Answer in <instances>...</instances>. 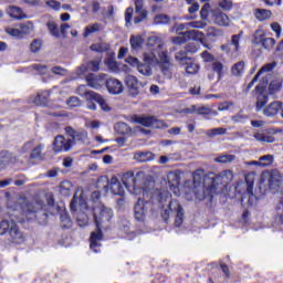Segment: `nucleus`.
<instances>
[{"instance_id": "20e7f679", "label": "nucleus", "mask_w": 283, "mask_h": 283, "mask_svg": "<svg viewBox=\"0 0 283 283\" xmlns=\"http://www.w3.org/2000/svg\"><path fill=\"white\" fill-rule=\"evenodd\" d=\"M122 182L125 188L134 196H147L154 189V181L147 180L145 171H138L136 176L134 171L129 170L122 176Z\"/></svg>"}, {"instance_id": "a18cd8bd", "label": "nucleus", "mask_w": 283, "mask_h": 283, "mask_svg": "<svg viewBox=\"0 0 283 283\" xmlns=\"http://www.w3.org/2000/svg\"><path fill=\"white\" fill-rule=\"evenodd\" d=\"M137 71L143 76H151V66H149V63L147 64L139 63L137 66Z\"/></svg>"}, {"instance_id": "423d86ee", "label": "nucleus", "mask_w": 283, "mask_h": 283, "mask_svg": "<svg viewBox=\"0 0 283 283\" xmlns=\"http://www.w3.org/2000/svg\"><path fill=\"white\" fill-rule=\"evenodd\" d=\"M233 180V171L231 170H223L219 175H216L210 179V188H206V192L200 193L197 192V200H213V196L216 193H219L218 187L222 185L223 187H227L229 182ZM208 191V193H207Z\"/></svg>"}, {"instance_id": "de8ad7c7", "label": "nucleus", "mask_w": 283, "mask_h": 283, "mask_svg": "<svg viewBox=\"0 0 283 283\" xmlns=\"http://www.w3.org/2000/svg\"><path fill=\"white\" fill-rule=\"evenodd\" d=\"M260 163H261V167H271V165H273V155H265L259 158Z\"/></svg>"}, {"instance_id": "f257e3e1", "label": "nucleus", "mask_w": 283, "mask_h": 283, "mask_svg": "<svg viewBox=\"0 0 283 283\" xmlns=\"http://www.w3.org/2000/svg\"><path fill=\"white\" fill-rule=\"evenodd\" d=\"M112 218H114V210L107 208L104 205H98L93 208V220L96 227V231L91 233V249L94 253L101 251V240H103L102 229H107L112 224Z\"/></svg>"}, {"instance_id": "bb28decb", "label": "nucleus", "mask_w": 283, "mask_h": 283, "mask_svg": "<svg viewBox=\"0 0 283 283\" xmlns=\"http://www.w3.org/2000/svg\"><path fill=\"white\" fill-rule=\"evenodd\" d=\"M280 109H282V102H272L263 109V114L264 116H276Z\"/></svg>"}, {"instance_id": "1a4fd4ad", "label": "nucleus", "mask_w": 283, "mask_h": 283, "mask_svg": "<svg viewBox=\"0 0 283 283\" xmlns=\"http://www.w3.org/2000/svg\"><path fill=\"white\" fill-rule=\"evenodd\" d=\"M192 178H193V182H195L196 198H198V193H203V192L209 193V191H207V189H209L211 187V181L202 185V182H205V170H202V169L196 170L192 175Z\"/></svg>"}, {"instance_id": "4be33fe9", "label": "nucleus", "mask_w": 283, "mask_h": 283, "mask_svg": "<svg viewBox=\"0 0 283 283\" xmlns=\"http://www.w3.org/2000/svg\"><path fill=\"white\" fill-rule=\"evenodd\" d=\"M49 97H50V92L44 91L38 95H32L29 98V103H31V105H48Z\"/></svg>"}, {"instance_id": "79ce46f5", "label": "nucleus", "mask_w": 283, "mask_h": 283, "mask_svg": "<svg viewBox=\"0 0 283 283\" xmlns=\"http://www.w3.org/2000/svg\"><path fill=\"white\" fill-rule=\"evenodd\" d=\"M206 134L209 138H214V136H224V134H227V128H222V127L212 128L207 130Z\"/></svg>"}, {"instance_id": "393cba45", "label": "nucleus", "mask_w": 283, "mask_h": 283, "mask_svg": "<svg viewBox=\"0 0 283 283\" xmlns=\"http://www.w3.org/2000/svg\"><path fill=\"white\" fill-rule=\"evenodd\" d=\"M98 94L96 92H90L86 93V96L84 97L86 101V107L91 111H96V103H98Z\"/></svg>"}, {"instance_id": "774afa93", "label": "nucleus", "mask_w": 283, "mask_h": 283, "mask_svg": "<svg viewBox=\"0 0 283 283\" xmlns=\"http://www.w3.org/2000/svg\"><path fill=\"white\" fill-rule=\"evenodd\" d=\"M6 32H7V34H9L10 36L21 38V31H20L19 28H18V29H14V28L8 27V28L6 29Z\"/></svg>"}, {"instance_id": "0e129e2a", "label": "nucleus", "mask_w": 283, "mask_h": 283, "mask_svg": "<svg viewBox=\"0 0 283 283\" xmlns=\"http://www.w3.org/2000/svg\"><path fill=\"white\" fill-rule=\"evenodd\" d=\"M97 103H98L101 109H103V112H109V109H112L109 107V105L107 104V101H105L103 98V96H101V95L98 96Z\"/></svg>"}, {"instance_id": "680f3d73", "label": "nucleus", "mask_w": 283, "mask_h": 283, "mask_svg": "<svg viewBox=\"0 0 283 283\" xmlns=\"http://www.w3.org/2000/svg\"><path fill=\"white\" fill-rule=\"evenodd\" d=\"M104 19H114V7L108 6L106 9L102 12Z\"/></svg>"}, {"instance_id": "13d9d810", "label": "nucleus", "mask_w": 283, "mask_h": 283, "mask_svg": "<svg viewBox=\"0 0 283 283\" xmlns=\"http://www.w3.org/2000/svg\"><path fill=\"white\" fill-rule=\"evenodd\" d=\"M66 104L69 105V107L74 108L81 107L82 102L81 98H78L77 96H72L66 101Z\"/></svg>"}, {"instance_id": "2eb2a0df", "label": "nucleus", "mask_w": 283, "mask_h": 283, "mask_svg": "<svg viewBox=\"0 0 283 283\" xmlns=\"http://www.w3.org/2000/svg\"><path fill=\"white\" fill-rule=\"evenodd\" d=\"M212 21L216 25H220L221 28H229V25H231L229 15L219 9L212 11Z\"/></svg>"}, {"instance_id": "49530a36", "label": "nucleus", "mask_w": 283, "mask_h": 283, "mask_svg": "<svg viewBox=\"0 0 283 283\" xmlns=\"http://www.w3.org/2000/svg\"><path fill=\"white\" fill-rule=\"evenodd\" d=\"M190 30H205V27L207 25V21L205 19L189 22Z\"/></svg>"}, {"instance_id": "a878e982", "label": "nucleus", "mask_w": 283, "mask_h": 283, "mask_svg": "<svg viewBox=\"0 0 283 283\" xmlns=\"http://www.w3.org/2000/svg\"><path fill=\"white\" fill-rule=\"evenodd\" d=\"M6 12L11 17V19H28V15H25L23 10L19 7L10 6L7 8Z\"/></svg>"}, {"instance_id": "69168bd1", "label": "nucleus", "mask_w": 283, "mask_h": 283, "mask_svg": "<svg viewBox=\"0 0 283 283\" xmlns=\"http://www.w3.org/2000/svg\"><path fill=\"white\" fill-rule=\"evenodd\" d=\"M210 8L211 6H209V3L203 4V7L201 8L200 17L201 19H203V21H207V19L209 18Z\"/></svg>"}, {"instance_id": "338daca9", "label": "nucleus", "mask_w": 283, "mask_h": 283, "mask_svg": "<svg viewBox=\"0 0 283 283\" xmlns=\"http://www.w3.org/2000/svg\"><path fill=\"white\" fill-rule=\"evenodd\" d=\"M45 3L49 8H51V10H55V11L61 10V2L56 0H49Z\"/></svg>"}, {"instance_id": "aec40b11", "label": "nucleus", "mask_w": 283, "mask_h": 283, "mask_svg": "<svg viewBox=\"0 0 283 283\" xmlns=\"http://www.w3.org/2000/svg\"><path fill=\"white\" fill-rule=\"evenodd\" d=\"M240 34L232 35L231 42L221 46L222 52L227 54H235L240 50Z\"/></svg>"}, {"instance_id": "f8f14e48", "label": "nucleus", "mask_w": 283, "mask_h": 283, "mask_svg": "<svg viewBox=\"0 0 283 283\" xmlns=\"http://www.w3.org/2000/svg\"><path fill=\"white\" fill-rule=\"evenodd\" d=\"M149 209V202L145 199H138L135 203L134 216L137 222H145V218H147V211Z\"/></svg>"}, {"instance_id": "a211bd4d", "label": "nucleus", "mask_w": 283, "mask_h": 283, "mask_svg": "<svg viewBox=\"0 0 283 283\" xmlns=\"http://www.w3.org/2000/svg\"><path fill=\"white\" fill-rule=\"evenodd\" d=\"M125 84H126V87H128L132 96H138V94L140 92V86L143 84L138 81V78L136 76L127 75L125 77Z\"/></svg>"}, {"instance_id": "a19ab883", "label": "nucleus", "mask_w": 283, "mask_h": 283, "mask_svg": "<svg viewBox=\"0 0 283 283\" xmlns=\"http://www.w3.org/2000/svg\"><path fill=\"white\" fill-rule=\"evenodd\" d=\"M218 7L220 10H223V12H231L233 10V0H220Z\"/></svg>"}, {"instance_id": "6e6d98bb", "label": "nucleus", "mask_w": 283, "mask_h": 283, "mask_svg": "<svg viewBox=\"0 0 283 283\" xmlns=\"http://www.w3.org/2000/svg\"><path fill=\"white\" fill-rule=\"evenodd\" d=\"M193 107V112H196V114H199V115H203V116H209V114H213V111L207 106H201V107H196V106H192Z\"/></svg>"}, {"instance_id": "09e8293b", "label": "nucleus", "mask_w": 283, "mask_h": 283, "mask_svg": "<svg viewBox=\"0 0 283 283\" xmlns=\"http://www.w3.org/2000/svg\"><path fill=\"white\" fill-rule=\"evenodd\" d=\"M41 48H43V41L35 39L30 44V51L33 52V54H36V52H41Z\"/></svg>"}, {"instance_id": "bf43d9fd", "label": "nucleus", "mask_w": 283, "mask_h": 283, "mask_svg": "<svg viewBox=\"0 0 283 283\" xmlns=\"http://www.w3.org/2000/svg\"><path fill=\"white\" fill-rule=\"evenodd\" d=\"M90 222V218L87 217V213L80 212L77 216V224L78 227H85Z\"/></svg>"}, {"instance_id": "dca6fc26", "label": "nucleus", "mask_w": 283, "mask_h": 283, "mask_svg": "<svg viewBox=\"0 0 283 283\" xmlns=\"http://www.w3.org/2000/svg\"><path fill=\"white\" fill-rule=\"evenodd\" d=\"M14 163H17V156L8 150L0 151V171H4V169H8Z\"/></svg>"}, {"instance_id": "473e14b6", "label": "nucleus", "mask_w": 283, "mask_h": 283, "mask_svg": "<svg viewBox=\"0 0 283 283\" xmlns=\"http://www.w3.org/2000/svg\"><path fill=\"white\" fill-rule=\"evenodd\" d=\"M101 28H103V25L101 23H94V24H90L84 29V34L83 36L85 39H87V36H92V34H94V32H101Z\"/></svg>"}, {"instance_id": "6ab92c4d", "label": "nucleus", "mask_w": 283, "mask_h": 283, "mask_svg": "<svg viewBox=\"0 0 283 283\" xmlns=\"http://www.w3.org/2000/svg\"><path fill=\"white\" fill-rule=\"evenodd\" d=\"M106 87L109 94L114 95H118L125 90V87L123 86V82L114 77L106 80Z\"/></svg>"}, {"instance_id": "9b49d317", "label": "nucleus", "mask_w": 283, "mask_h": 283, "mask_svg": "<svg viewBox=\"0 0 283 283\" xmlns=\"http://www.w3.org/2000/svg\"><path fill=\"white\" fill-rule=\"evenodd\" d=\"M202 32L198 30H189L184 33H179L178 36L172 39V43L175 45H182L189 41V39H193L195 41H200L202 39Z\"/></svg>"}, {"instance_id": "052dcab7", "label": "nucleus", "mask_w": 283, "mask_h": 283, "mask_svg": "<svg viewBox=\"0 0 283 283\" xmlns=\"http://www.w3.org/2000/svg\"><path fill=\"white\" fill-rule=\"evenodd\" d=\"M262 45H263V48H265V50H271L273 48V45H275V39L264 38L262 41Z\"/></svg>"}, {"instance_id": "f3484780", "label": "nucleus", "mask_w": 283, "mask_h": 283, "mask_svg": "<svg viewBox=\"0 0 283 283\" xmlns=\"http://www.w3.org/2000/svg\"><path fill=\"white\" fill-rule=\"evenodd\" d=\"M107 189L113 196H125V186L120 184L117 177H112L107 182Z\"/></svg>"}, {"instance_id": "ea45409f", "label": "nucleus", "mask_w": 283, "mask_h": 283, "mask_svg": "<svg viewBox=\"0 0 283 283\" xmlns=\"http://www.w3.org/2000/svg\"><path fill=\"white\" fill-rule=\"evenodd\" d=\"M46 28L52 36H55V39H59L61 36V32L59 31V25L54 23V21H49L46 23Z\"/></svg>"}, {"instance_id": "5701e85b", "label": "nucleus", "mask_w": 283, "mask_h": 283, "mask_svg": "<svg viewBox=\"0 0 283 283\" xmlns=\"http://www.w3.org/2000/svg\"><path fill=\"white\" fill-rule=\"evenodd\" d=\"M41 209H43V202L41 201L28 203L24 210V214L30 216L28 217V220H32V218H34V213H36V211H41Z\"/></svg>"}, {"instance_id": "7c9ffc66", "label": "nucleus", "mask_w": 283, "mask_h": 283, "mask_svg": "<svg viewBox=\"0 0 283 283\" xmlns=\"http://www.w3.org/2000/svg\"><path fill=\"white\" fill-rule=\"evenodd\" d=\"M130 48L134 52H138V50L143 49V36L140 35H132L129 39Z\"/></svg>"}, {"instance_id": "c756f323", "label": "nucleus", "mask_w": 283, "mask_h": 283, "mask_svg": "<svg viewBox=\"0 0 283 283\" xmlns=\"http://www.w3.org/2000/svg\"><path fill=\"white\" fill-rule=\"evenodd\" d=\"M235 155L231 154H221L214 158V163H219L220 165H229L231 163H234L237 160Z\"/></svg>"}, {"instance_id": "e433bc0d", "label": "nucleus", "mask_w": 283, "mask_h": 283, "mask_svg": "<svg viewBox=\"0 0 283 283\" xmlns=\"http://www.w3.org/2000/svg\"><path fill=\"white\" fill-rule=\"evenodd\" d=\"M115 132H117V134H122L123 136H125V134L132 133V128L129 127V125L119 122L115 125Z\"/></svg>"}, {"instance_id": "5fc2aeb1", "label": "nucleus", "mask_w": 283, "mask_h": 283, "mask_svg": "<svg viewBox=\"0 0 283 283\" xmlns=\"http://www.w3.org/2000/svg\"><path fill=\"white\" fill-rule=\"evenodd\" d=\"M223 32L220 29H216L213 27L208 28L207 30V36H212L214 39H218L219 36H223Z\"/></svg>"}, {"instance_id": "37998d69", "label": "nucleus", "mask_w": 283, "mask_h": 283, "mask_svg": "<svg viewBox=\"0 0 283 283\" xmlns=\"http://www.w3.org/2000/svg\"><path fill=\"white\" fill-rule=\"evenodd\" d=\"M62 229H70L72 227V219L67 212H63L60 217Z\"/></svg>"}, {"instance_id": "cd10ccee", "label": "nucleus", "mask_w": 283, "mask_h": 283, "mask_svg": "<svg viewBox=\"0 0 283 283\" xmlns=\"http://www.w3.org/2000/svg\"><path fill=\"white\" fill-rule=\"evenodd\" d=\"M78 209H87V203L85 202V199L74 195L71 201V211H78Z\"/></svg>"}, {"instance_id": "e2e57ef3", "label": "nucleus", "mask_w": 283, "mask_h": 283, "mask_svg": "<svg viewBox=\"0 0 283 283\" xmlns=\"http://www.w3.org/2000/svg\"><path fill=\"white\" fill-rule=\"evenodd\" d=\"M270 27H271V30L275 32L276 39H280V36H282V25H280V23L277 22H274V23H271Z\"/></svg>"}, {"instance_id": "7ed1b4c3", "label": "nucleus", "mask_w": 283, "mask_h": 283, "mask_svg": "<svg viewBox=\"0 0 283 283\" xmlns=\"http://www.w3.org/2000/svg\"><path fill=\"white\" fill-rule=\"evenodd\" d=\"M64 132L67 137L63 135L55 136L52 149L54 154H66L72 151L76 143H85L87 140V132L83 129H74L72 126H66Z\"/></svg>"}, {"instance_id": "4468645a", "label": "nucleus", "mask_w": 283, "mask_h": 283, "mask_svg": "<svg viewBox=\"0 0 283 283\" xmlns=\"http://www.w3.org/2000/svg\"><path fill=\"white\" fill-rule=\"evenodd\" d=\"M168 187L175 196H180V174L170 171L167 175Z\"/></svg>"}, {"instance_id": "f03ea898", "label": "nucleus", "mask_w": 283, "mask_h": 283, "mask_svg": "<svg viewBox=\"0 0 283 283\" xmlns=\"http://www.w3.org/2000/svg\"><path fill=\"white\" fill-rule=\"evenodd\" d=\"M147 45L150 50L144 53L145 63L158 65L165 76H170L169 67H171V63L169 56H167V51L163 49V41L158 35H151L148 38Z\"/></svg>"}, {"instance_id": "412c9836", "label": "nucleus", "mask_w": 283, "mask_h": 283, "mask_svg": "<svg viewBox=\"0 0 283 283\" xmlns=\"http://www.w3.org/2000/svg\"><path fill=\"white\" fill-rule=\"evenodd\" d=\"M255 90L259 93L256 96V112H260L269 103V95L264 93V86L259 85Z\"/></svg>"}, {"instance_id": "ddd939ff", "label": "nucleus", "mask_w": 283, "mask_h": 283, "mask_svg": "<svg viewBox=\"0 0 283 283\" xmlns=\"http://www.w3.org/2000/svg\"><path fill=\"white\" fill-rule=\"evenodd\" d=\"M86 83L88 87H92L93 90H101V87L107 83V74L101 73L96 75L91 73L86 76Z\"/></svg>"}, {"instance_id": "9d476101", "label": "nucleus", "mask_w": 283, "mask_h": 283, "mask_svg": "<svg viewBox=\"0 0 283 283\" xmlns=\"http://www.w3.org/2000/svg\"><path fill=\"white\" fill-rule=\"evenodd\" d=\"M43 149H45V145L34 144V140H29L22 146L20 154H30V158L32 159L41 158Z\"/></svg>"}, {"instance_id": "864d4df0", "label": "nucleus", "mask_w": 283, "mask_h": 283, "mask_svg": "<svg viewBox=\"0 0 283 283\" xmlns=\"http://www.w3.org/2000/svg\"><path fill=\"white\" fill-rule=\"evenodd\" d=\"M222 70H224V65L222 64V62L220 61L212 62V72H216L219 78H221L222 76Z\"/></svg>"}, {"instance_id": "4c0bfd02", "label": "nucleus", "mask_w": 283, "mask_h": 283, "mask_svg": "<svg viewBox=\"0 0 283 283\" xmlns=\"http://www.w3.org/2000/svg\"><path fill=\"white\" fill-rule=\"evenodd\" d=\"M135 14L137 15L134 18V23H143L147 19V10L145 9L135 8Z\"/></svg>"}, {"instance_id": "8fccbe9b", "label": "nucleus", "mask_w": 283, "mask_h": 283, "mask_svg": "<svg viewBox=\"0 0 283 283\" xmlns=\"http://www.w3.org/2000/svg\"><path fill=\"white\" fill-rule=\"evenodd\" d=\"M91 50L93 52H107V50H109V44L107 43H95L93 45H91Z\"/></svg>"}, {"instance_id": "3c124183", "label": "nucleus", "mask_w": 283, "mask_h": 283, "mask_svg": "<svg viewBox=\"0 0 283 283\" xmlns=\"http://www.w3.org/2000/svg\"><path fill=\"white\" fill-rule=\"evenodd\" d=\"M176 61L180 63V65H186L189 57H187V51H179L175 55Z\"/></svg>"}, {"instance_id": "0eeeda50", "label": "nucleus", "mask_w": 283, "mask_h": 283, "mask_svg": "<svg viewBox=\"0 0 283 283\" xmlns=\"http://www.w3.org/2000/svg\"><path fill=\"white\" fill-rule=\"evenodd\" d=\"M9 231V235L15 244H21L25 238L23 232L19 231V227L14 221L3 220L0 222V235H4Z\"/></svg>"}, {"instance_id": "6e6552de", "label": "nucleus", "mask_w": 283, "mask_h": 283, "mask_svg": "<svg viewBox=\"0 0 283 283\" xmlns=\"http://www.w3.org/2000/svg\"><path fill=\"white\" fill-rule=\"evenodd\" d=\"M133 122L138 125H143L144 127H153L154 129H163L167 127L166 123L163 120H158L154 116H138L135 115L133 117Z\"/></svg>"}, {"instance_id": "b1692460", "label": "nucleus", "mask_w": 283, "mask_h": 283, "mask_svg": "<svg viewBox=\"0 0 283 283\" xmlns=\"http://www.w3.org/2000/svg\"><path fill=\"white\" fill-rule=\"evenodd\" d=\"M270 189H277L282 185V175L277 170L271 171L269 175Z\"/></svg>"}, {"instance_id": "603ef678", "label": "nucleus", "mask_w": 283, "mask_h": 283, "mask_svg": "<svg viewBox=\"0 0 283 283\" xmlns=\"http://www.w3.org/2000/svg\"><path fill=\"white\" fill-rule=\"evenodd\" d=\"M186 65H187L186 66L187 74H198V72L200 71V64L187 62Z\"/></svg>"}, {"instance_id": "4d7b16f0", "label": "nucleus", "mask_w": 283, "mask_h": 283, "mask_svg": "<svg viewBox=\"0 0 283 283\" xmlns=\"http://www.w3.org/2000/svg\"><path fill=\"white\" fill-rule=\"evenodd\" d=\"M282 90V80L275 78L270 83V91L272 93L280 92Z\"/></svg>"}, {"instance_id": "39448f33", "label": "nucleus", "mask_w": 283, "mask_h": 283, "mask_svg": "<svg viewBox=\"0 0 283 283\" xmlns=\"http://www.w3.org/2000/svg\"><path fill=\"white\" fill-rule=\"evenodd\" d=\"M159 205L164 209V211L161 212V217L165 222L169 220V216L176 214V227H180V224H182L185 220V210H182V206H180V202H178V200L171 199V193L160 192Z\"/></svg>"}, {"instance_id": "58836bf2", "label": "nucleus", "mask_w": 283, "mask_h": 283, "mask_svg": "<svg viewBox=\"0 0 283 283\" xmlns=\"http://www.w3.org/2000/svg\"><path fill=\"white\" fill-rule=\"evenodd\" d=\"M231 72L233 76H242V74H244V61H240L235 63L232 66Z\"/></svg>"}, {"instance_id": "72a5a7b5", "label": "nucleus", "mask_w": 283, "mask_h": 283, "mask_svg": "<svg viewBox=\"0 0 283 283\" xmlns=\"http://www.w3.org/2000/svg\"><path fill=\"white\" fill-rule=\"evenodd\" d=\"M134 158L138 163H149L150 160H154V155L150 151H148V153H136L134 155Z\"/></svg>"}, {"instance_id": "c03bdc74", "label": "nucleus", "mask_w": 283, "mask_h": 283, "mask_svg": "<svg viewBox=\"0 0 283 283\" xmlns=\"http://www.w3.org/2000/svg\"><path fill=\"white\" fill-rule=\"evenodd\" d=\"M169 21H170L169 15L163 14V13L157 14L154 18L155 25H165V24L169 23Z\"/></svg>"}, {"instance_id": "f704fd0d", "label": "nucleus", "mask_w": 283, "mask_h": 283, "mask_svg": "<svg viewBox=\"0 0 283 283\" xmlns=\"http://www.w3.org/2000/svg\"><path fill=\"white\" fill-rule=\"evenodd\" d=\"M19 29H20L21 36H25L34 32V24H32V22L22 23V24H19Z\"/></svg>"}, {"instance_id": "2f4dec72", "label": "nucleus", "mask_w": 283, "mask_h": 283, "mask_svg": "<svg viewBox=\"0 0 283 283\" xmlns=\"http://www.w3.org/2000/svg\"><path fill=\"white\" fill-rule=\"evenodd\" d=\"M254 17L258 19V21H268V19H271L273 17V12L268 9H256L254 11Z\"/></svg>"}, {"instance_id": "c85d7f7f", "label": "nucleus", "mask_w": 283, "mask_h": 283, "mask_svg": "<svg viewBox=\"0 0 283 283\" xmlns=\"http://www.w3.org/2000/svg\"><path fill=\"white\" fill-rule=\"evenodd\" d=\"M272 70H273L272 64H265L264 66H262L260 69V71L256 73V75L253 77L251 83L248 84L247 92H249V90H251V87H253V85H255V83H258V78H260V76H262V74H264V72H271Z\"/></svg>"}, {"instance_id": "c9c22d12", "label": "nucleus", "mask_w": 283, "mask_h": 283, "mask_svg": "<svg viewBox=\"0 0 283 283\" xmlns=\"http://www.w3.org/2000/svg\"><path fill=\"white\" fill-rule=\"evenodd\" d=\"M254 139L258 140V143H275V137L264 133H255Z\"/></svg>"}]
</instances>
